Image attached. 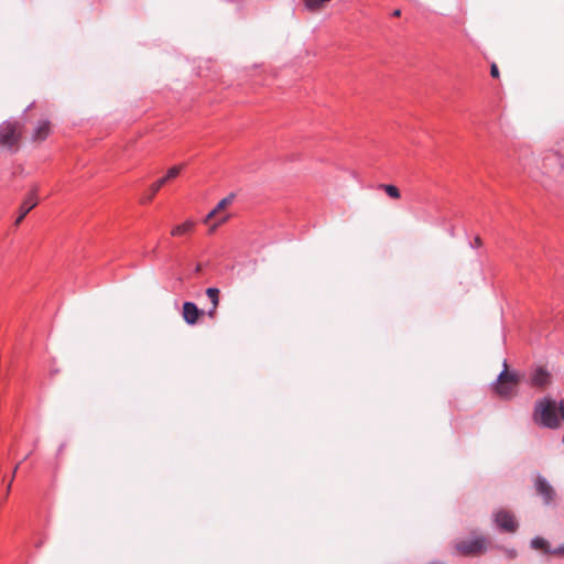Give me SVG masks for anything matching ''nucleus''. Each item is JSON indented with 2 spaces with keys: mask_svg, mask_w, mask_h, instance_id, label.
Segmentation results:
<instances>
[{
  "mask_svg": "<svg viewBox=\"0 0 564 564\" xmlns=\"http://www.w3.org/2000/svg\"><path fill=\"white\" fill-rule=\"evenodd\" d=\"M393 17H400L401 15V10L397 9L393 11Z\"/></svg>",
  "mask_w": 564,
  "mask_h": 564,
  "instance_id": "24",
  "label": "nucleus"
},
{
  "mask_svg": "<svg viewBox=\"0 0 564 564\" xmlns=\"http://www.w3.org/2000/svg\"><path fill=\"white\" fill-rule=\"evenodd\" d=\"M12 481H13V480L11 479V480H10V482H9V485H8V487H7V492H9V491H10V489H11V485H12Z\"/></svg>",
  "mask_w": 564,
  "mask_h": 564,
  "instance_id": "25",
  "label": "nucleus"
},
{
  "mask_svg": "<svg viewBox=\"0 0 564 564\" xmlns=\"http://www.w3.org/2000/svg\"><path fill=\"white\" fill-rule=\"evenodd\" d=\"M39 204V197H37V187L35 186L32 188V191L29 193V195L24 198L22 202L20 209H19V217L17 218L14 225L19 226L24 217Z\"/></svg>",
  "mask_w": 564,
  "mask_h": 564,
  "instance_id": "7",
  "label": "nucleus"
},
{
  "mask_svg": "<svg viewBox=\"0 0 564 564\" xmlns=\"http://www.w3.org/2000/svg\"><path fill=\"white\" fill-rule=\"evenodd\" d=\"M229 217H230L229 215H226V216L221 217V218L218 220V224H219V225H221V224L226 223V221L229 219Z\"/></svg>",
  "mask_w": 564,
  "mask_h": 564,
  "instance_id": "20",
  "label": "nucleus"
},
{
  "mask_svg": "<svg viewBox=\"0 0 564 564\" xmlns=\"http://www.w3.org/2000/svg\"><path fill=\"white\" fill-rule=\"evenodd\" d=\"M551 555H554V556H558V557H564V544L556 547V549H553L551 551Z\"/></svg>",
  "mask_w": 564,
  "mask_h": 564,
  "instance_id": "18",
  "label": "nucleus"
},
{
  "mask_svg": "<svg viewBox=\"0 0 564 564\" xmlns=\"http://www.w3.org/2000/svg\"><path fill=\"white\" fill-rule=\"evenodd\" d=\"M535 490L543 497L545 503H550L555 495L553 487L540 475L535 478Z\"/></svg>",
  "mask_w": 564,
  "mask_h": 564,
  "instance_id": "9",
  "label": "nucleus"
},
{
  "mask_svg": "<svg viewBox=\"0 0 564 564\" xmlns=\"http://www.w3.org/2000/svg\"><path fill=\"white\" fill-rule=\"evenodd\" d=\"M236 195L230 193L228 196L218 202L216 207L207 214L204 219L205 224H208L217 214L225 210L228 206H230L235 199Z\"/></svg>",
  "mask_w": 564,
  "mask_h": 564,
  "instance_id": "12",
  "label": "nucleus"
},
{
  "mask_svg": "<svg viewBox=\"0 0 564 564\" xmlns=\"http://www.w3.org/2000/svg\"><path fill=\"white\" fill-rule=\"evenodd\" d=\"M482 245L481 239L479 237L475 238V246L480 247Z\"/></svg>",
  "mask_w": 564,
  "mask_h": 564,
  "instance_id": "21",
  "label": "nucleus"
},
{
  "mask_svg": "<svg viewBox=\"0 0 564 564\" xmlns=\"http://www.w3.org/2000/svg\"><path fill=\"white\" fill-rule=\"evenodd\" d=\"M42 541H40L37 544H36V547H40L42 545Z\"/></svg>",
  "mask_w": 564,
  "mask_h": 564,
  "instance_id": "26",
  "label": "nucleus"
},
{
  "mask_svg": "<svg viewBox=\"0 0 564 564\" xmlns=\"http://www.w3.org/2000/svg\"><path fill=\"white\" fill-rule=\"evenodd\" d=\"M203 314L204 311L199 310L195 303H183L182 317L188 325H195Z\"/></svg>",
  "mask_w": 564,
  "mask_h": 564,
  "instance_id": "8",
  "label": "nucleus"
},
{
  "mask_svg": "<svg viewBox=\"0 0 564 564\" xmlns=\"http://www.w3.org/2000/svg\"><path fill=\"white\" fill-rule=\"evenodd\" d=\"M218 226H219L218 221H217V223H215V224L210 227L209 231H210V232L215 231V230H216V228H217Z\"/></svg>",
  "mask_w": 564,
  "mask_h": 564,
  "instance_id": "23",
  "label": "nucleus"
},
{
  "mask_svg": "<svg viewBox=\"0 0 564 564\" xmlns=\"http://www.w3.org/2000/svg\"><path fill=\"white\" fill-rule=\"evenodd\" d=\"M531 546L534 550L542 551L545 554H551V551H552L549 542L545 539L540 538V536H536L531 541Z\"/></svg>",
  "mask_w": 564,
  "mask_h": 564,
  "instance_id": "14",
  "label": "nucleus"
},
{
  "mask_svg": "<svg viewBox=\"0 0 564 564\" xmlns=\"http://www.w3.org/2000/svg\"><path fill=\"white\" fill-rule=\"evenodd\" d=\"M551 383V375L547 370L540 367L538 368L531 378V384L536 388H545Z\"/></svg>",
  "mask_w": 564,
  "mask_h": 564,
  "instance_id": "10",
  "label": "nucleus"
},
{
  "mask_svg": "<svg viewBox=\"0 0 564 564\" xmlns=\"http://www.w3.org/2000/svg\"><path fill=\"white\" fill-rule=\"evenodd\" d=\"M533 421L547 429H558L564 422V400L556 402L545 397L535 402Z\"/></svg>",
  "mask_w": 564,
  "mask_h": 564,
  "instance_id": "1",
  "label": "nucleus"
},
{
  "mask_svg": "<svg viewBox=\"0 0 564 564\" xmlns=\"http://www.w3.org/2000/svg\"><path fill=\"white\" fill-rule=\"evenodd\" d=\"M19 466H20V463H18V464L15 465L14 469L12 470V478H11L12 480H13V478H14L15 474H17V470H18Z\"/></svg>",
  "mask_w": 564,
  "mask_h": 564,
  "instance_id": "22",
  "label": "nucleus"
},
{
  "mask_svg": "<svg viewBox=\"0 0 564 564\" xmlns=\"http://www.w3.org/2000/svg\"><path fill=\"white\" fill-rule=\"evenodd\" d=\"M520 381V375L509 371L508 364L505 360L503 370L498 376L497 381L494 384V390L498 397L502 399H511L517 394Z\"/></svg>",
  "mask_w": 564,
  "mask_h": 564,
  "instance_id": "2",
  "label": "nucleus"
},
{
  "mask_svg": "<svg viewBox=\"0 0 564 564\" xmlns=\"http://www.w3.org/2000/svg\"><path fill=\"white\" fill-rule=\"evenodd\" d=\"M195 227V223L192 220H187L184 224L176 226L172 229V236H182L191 232Z\"/></svg>",
  "mask_w": 564,
  "mask_h": 564,
  "instance_id": "15",
  "label": "nucleus"
},
{
  "mask_svg": "<svg viewBox=\"0 0 564 564\" xmlns=\"http://www.w3.org/2000/svg\"><path fill=\"white\" fill-rule=\"evenodd\" d=\"M23 126L17 121L3 122L0 127V144L13 148L19 144Z\"/></svg>",
  "mask_w": 564,
  "mask_h": 564,
  "instance_id": "3",
  "label": "nucleus"
},
{
  "mask_svg": "<svg viewBox=\"0 0 564 564\" xmlns=\"http://www.w3.org/2000/svg\"><path fill=\"white\" fill-rule=\"evenodd\" d=\"M490 75L494 78H498L499 77V69H498V66H497L496 63H492L491 66H490Z\"/></svg>",
  "mask_w": 564,
  "mask_h": 564,
  "instance_id": "19",
  "label": "nucleus"
},
{
  "mask_svg": "<svg viewBox=\"0 0 564 564\" xmlns=\"http://www.w3.org/2000/svg\"><path fill=\"white\" fill-rule=\"evenodd\" d=\"M456 551L462 555L475 556L486 552V540L484 538H475L471 540H463L456 543Z\"/></svg>",
  "mask_w": 564,
  "mask_h": 564,
  "instance_id": "4",
  "label": "nucleus"
},
{
  "mask_svg": "<svg viewBox=\"0 0 564 564\" xmlns=\"http://www.w3.org/2000/svg\"><path fill=\"white\" fill-rule=\"evenodd\" d=\"M219 294L220 291L217 288H208L206 290V295L210 301V307L207 311V316L210 319H214L217 315V308L219 306Z\"/></svg>",
  "mask_w": 564,
  "mask_h": 564,
  "instance_id": "11",
  "label": "nucleus"
},
{
  "mask_svg": "<svg viewBox=\"0 0 564 564\" xmlns=\"http://www.w3.org/2000/svg\"><path fill=\"white\" fill-rule=\"evenodd\" d=\"M495 522L497 527L503 531L513 533L518 529L516 517L507 510H499L495 513Z\"/></svg>",
  "mask_w": 564,
  "mask_h": 564,
  "instance_id": "6",
  "label": "nucleus"
},
{
  "mask_svg": "<svg viewBox=\"0 0 564 564\" xmlns=\"http://www.w3.org/2000/svg\"><path fill=\"white\" fill-rule=\"evenodd\" d=\"M50 132H51L50 121H47V120L40 121L37 127L34 130L32 140L34 142H42L48 137Z\"/></svg>",
  "mask_w": 564,
  "mask_h": 564,
  "instance_id": "13",
  "label": "nucleus"
},
{
  "mask_svg": "<svg viewBox=\"0 0 564 564\" xmlns=\"http://www.w3.org/2000/svg\"><path fill=\"white\" fill-rule=\"evenodd\" d=\"M182 169V165H175L169 169L165 176L161 177L150 186L149 195L145 198H143L142 203L151 202L155 194L160 191V188L163 185H165L169 181L175 178L181 173Z\"/></svg>",
  "mask_w": 564,
  "mask_h": 564,
  "instance_id": "5",
  "label": "nucleus"
},
{
  "mask_svg": "<svg viewBox=\"0 0 564 564\" xmlns=\"http://www.w3.org/2000/svg\"><path fill=\"white\" fill-rule=\"evenodd\" d=\"M378 188L384 191V193L392 199H400V189L392 184H380Z\"/></svg>",
  "mask_w": 564,
  "mask_h": 564,
  "instance_id": "17",
  "label": "nucleus"
},
{
  "mask_svg": "<svg viewBox=\"0 0 564 564\" xmlns=\"http://www.w3.org/2000/svg\"><path fill=\"white\" fill-rule=\"evenodd\" d=\"M305 8L311 12L322 10L330 0H302Z\"/></svg>",
  "mask_w": 564,
  "mask_h": 564,
  "instance_id": "16",
  "label": "nucleus"
}]
</instances>
